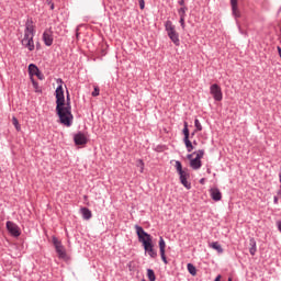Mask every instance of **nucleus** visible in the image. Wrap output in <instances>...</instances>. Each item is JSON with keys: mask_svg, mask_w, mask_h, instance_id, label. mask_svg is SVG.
Wrapping results in <instances>:
<instances>
[{"mask_svg": "<svg viewBox=\"0 0 281 281\" xmlns=\"http://www.w3.org/2000/svg\"><path fill=\"white\" fill-rule=\"evenodd\" d=\"M136 234L138 237L139 243L143 244L145 251L148 254L149 257L156 258L157 250H155V245L153 244V236L146 233L144 228L139 225H135Z\"/></svg>", "mask_w": 281, "mask_h": 281, "instance_id": "f257e3e1", "label": "nucleus"}, {"mask_svg": "<svg viewBox=\"0 0 281 281\" xmlns=\"http://www.w3.org/2000/svg\"><path fill=\"white\" fill-rule=\"evenodd\" d=\"M34 34H36L34 21L32 18H29L25 22L24 37L22 40L23 47L29 49V52H34Z\"/></svg>", "mask_w": 281, "mask_h": 281, "instance_id": "f03ea898", "label": "nucleus"}, {"mask_svg": "<svg viewBox=\"0 0 281 281\" xmlns=\"http://www.w3.org/2000/svg\"><path fill=\"white\" fill-rule=\"evenodd\" d=\"M59 117V122L64 124V126H71L74 124V114H71V98L69 93L66 98V103L64 101V105H61V113L57 112Z\"/></svg>", "mask_w": 281, "mask_h": 281, "instance_id": "7ed1b4c3", "label": "nucleus"}, {"mask_svg": "<svg viewBox=\"0 0 281 281\" xmlns=\"http://www.w3.org/2000/svg\"><path fill=\"white\" fill-rule=\"evenodd\" d=\"M175 168L179 175L180 183H182L187 190H191L192 183H190L188 181V179H190V173L188 171L183 170V165H181V161L176 160Z\"/></svg>", "mask_w": 281, "mask_h": 281, "instance_id": "20e7f679", "label": "nucleus"}, {"mask_svg": "<svg viewBox=\"0 0 281 281\" xmlns=\"http://www.w3.org/2000/svg\"><path fill=\"white\" fill-rule=\"evenodd\" d=\"M165 30L170 38V41L173 42V44L179 47V45H181L180 41H179V33H177V30L175 27V25L172 24V21L168 20L165 23Z\"/></svg>", "mask_w": 281, "mask_h": 281, "instance_id": "39448f33", "label": "nucleus"}, {"mask_svg": "<svg viewBox=\"0 0 281 281\" xmlns=\"http://www.w3.org/2000/svg\"><path fill=\"white\" fill-rule=\"evenodd\" d=\"M56 98V113H63V105L65 102V90H63V85H59L55 90Z\"/></svg>", "mask_w": 281, "mask_h": 281, "instance_id": "423d86ee", "label": "nucleus"}, {"mask_svg": "<svg viewBox=\"0 0 281 281\" xmlns=\"http://www.w3.org/2000/svg\"><path fill=\"white\" fill-rule=\"evenodd\" d=\"M53 245L55 247L56 254L58 255V258L61 260H67V250L65 249V246H63V243L56 237H53Z\"/></svg>", "mask_w": 281, "mask_h": 281, "instance_id": "0eeeda50", "label": "nucleus"}, {"mask_svg": "<svg viewBox=\"0 0 281 281\" xmlns=\"http://www.w3.org/2000/svg\"><path fill=\"white\" fill-rule=\"evenodd\" d=\"M183 126L184 127L182 130V133L184 136L183 138L184 146L189 153H192V150H194V145H192V142L190 140V130L188 128V122H184Z\"/></svg>", "mask_w": 281, "mask_h": 281, "instance_id": "6e6552de", "label": "nucleus"}, {"mask_svg": "<svg viewBox=\"0 0 281 281\" xmlns=\"http://www.w3.org/2000/svg\"><path fill=\"white\" fill-rule=\"evenodd\" d=\"M210 93L215 102H221V100H223V90L221 89V86H218V83H213L210 87Z\"/></svg>", "mask_w": 281, "mask_h": 281, "instance_id": "1a4fd4ad", "label": "nucleus"}, {"mask_svg": "<svg viewBox=\"0 0 281 281\" xmlns=\"http://www.w3.org/2000/svg\"><path fill=\"white\" fill-rule=\"evenodd\" d=\"M5 225L9 234H11L13 238H19V236H21V228L14 222L8 221Z\"/></svg>", "mask_w": 281, "mask_h": 281, "instance_id": "9d476101", "label": "nucleus"}, {"mask_svg": "<svg viewBox=\"0 0 281 281\" xmlns=\"http://www.w3.org/2000/svg\"><path fill=\"white\" fill-rule=\"evenodd\" d=\"M74 142L76 146H85V144H87L88 142L87 135H85V133L82 132H78L77 134L74 135Z\"/></svg>", "mask_w": 281, "mask_h": 281, "instance_id": "9b49d317", "label": "nucleus"}, {"mask_svg": "<svg viewBox=\"0 0 281 281\" xmlns=\"http://www.w3.org/2000/svg\"><path fill=\"white\" fill-rule=\"evenodd\" d=\"M43 41L46 47H52V45H54V34L52 33L50 30H46L43 33Z\"/></svg>", "mask_w": 281, "mask_h": 281, "instance_id": "f8f14e48", "label": "nucleus"}, {"mask_svg": "<svg viewBox=\"0 0 281 281\" xmlns=\"http://www.w3.org/2000/svg\"><path fill=\"white\" fill-rule=\"evenodd\" d=\"M210 195L213 201H221V199H223V193H221L218 188L210 189Z\"/></svg>", "mask_w": 281, "mask_h": 281, "instance_id": "ddd939ff", "label": "nucleus"}, {"mask_svg": "<svg viewBox=\"0 0 281 281\" xmlns=\"http://www.w3.org/2000/svg\"><path fill=\"white\" fill-rule=\"evenodd\" d=\"M232 12L235 19H240V11L238 10V0H231Z\"/></svg>", "mask_w": 281, "mask_h": 281, "instance_id": "4468645a", "label": "nucleus"}, {"mask_svg": "<svg viewBox=\"0 0 281 281\" xmlns=\"http://www.w3.org/2000/svg\"><path fill=\"white\" fill-rule=\"evenodd\" d=\"M201 166H203V162L199 158H193L190 160V167L192 170H201Z\"/></svg>", "mask_w": 281, "mask_h": 281, "instance_id": "2eb2a0df", "label": "nucleus"}, {"mask_svg": "<svg viewBox=\"0 0 281 281\" xmlns=\"http://www.w3.org/2000/svg\"><path fill=\"white\" fill-rule=\"evenodd\" d=\"M80 214L82 215L83 221H90V218L93 216L91 210H89L88 207H81Z\"/></svg>", "mask_w": 281, "mask_h": 281, "instance_id": "dca6fc26", "label": "nucleus"}, {"mask_svg": "<svg viewBox=\"0 0 281 281\" xmlns=\"http://www.w3.org/2000/svg\"><path fill=\"white\" fill-rule=\"evenodd\" d=\"M38 66L34 65V64H30L29 65V74L30 76H35L38 74Z\"/></svg>", "mask_w": 281, "mask_h": 281, "instance_id": "f3484780", "label": "nucleus"}, {"mask_svg": "<svg viewBox=\"0 0 281 281\" xmlns=\"http://www.w3.org/2000/svg\"><path fill=\"white\" fill-rule=\"evenodd\" d=\"M257 251V246H256V239H250V248H249V254L250 256H256Z\"/></svg>", "mask_w": 281, "mask_h": 281, "instance_id": "a211bd4d", "label": "nucleus"}, {"mask_svg": "<svg viewBox=\"0 0 281 281\" xmlns=\"http://www.w3.org/2000/svg\"><path fill=\"white\" fill-rule=\"evenodd\" d=\"M159 249H160V254H166V240H164V237H159Z\"/></svg>", "mask_w": 281, "mask_h": 281, "instance_id": "6ab92c4d", "label": "nucleus"}, {"mask_svg": "<svg viewBox=\"0 0 281 281\" xmlns=\"http://www.w3.org/2000/svg\"><path fill=\"white\" fill-rule=\"evenodd\" d=\"M211 247L212 249H215L217 254H223V247L221 246V244H218V241L212 243Z\"/></svg>", "mask_w": 281, "mask_h": 281, "instance_id": "aec40b11", "label": "nucleus"}, {"mask_svg": "<svg viewBox=\"0 0 281 281\" xmlns=\"http://www.w3.org/2000/svg\"><path fill=\"white\" fill-rule=\"evenodd\" d=\"M147 278L149 281H156L157 277L155 276V270L147 269Z\"/></svg>", "mask_w": 281, "mask_h": 281, "instance_id": "412c9836", "label": "nucleus"}, {"mask_svg": "<svg viewBox=\"0 0 281 281\" xmlns=\"http://www.w3.org/2000/svg\"><path fill=\"white\" fill-rule=\"evenodd\" d=\"M187 269L191 276H196V267H194V265L188 263Z\"/></svg>", "mask_w": 281, "mask_h": 281, "instance_id": "4be33fe9", "label": "nucleus"}, {"mask_svg": "<svg viewBox=\"0 0 281 281\" xmlns=\"http://www.w3.org/2000/svg\"><path fill=\"white\" fill-rule=\"evenodd\" d=\"M188 12V7H182L178 10V14L180 18L186 19V13Z\"/></svg>", "mask_w": 281, "mask_h": 281, "instance_id": "5701e85b", "label": "nucleus"}, {"mask_svg": "<svg viewBox=\"0 0 281 281\" xmlns=\"http://www.w3.org/2000/svg\"><path fill=\"white\" fill-rule=\"evenodd\" d=\"M195 133L203 131V125H201V121L199 119L194 120Z\"/></svg>", "mask_w": 281, "mask_h": 281, "instance_id": "b1692460", "label": "nucleus"}, {"mask_svg": "<svg viewBox=\"0 0 281 281\" xmlns=\"http://www.w3.org/2000/svg\"><path fill=\"white\" fill-rule=\"evenodd\" d=\"M12 124L16 131H21V124H19V119H16V116L12 117Z\"/></svg>", "mask_w": 281, "mask_h": 281, "instance_id": "393cba45", "label": "nucleus"}, {"mask_svg": "<svg viewBox=\"0 0 281 281\" xmlns=\"http://www.w3.org/2000/svg\"><path fill=\"white\" fill-rule=\"evenodd\" d=\"M193 155H196L195 158L201 161V159H203V156L205 155V150L200 149V150L193 153Z\"/></svg>", "mask_w": 281, "mask_h": 281, "instance_id": "a878e982", "label": "nucleus"}, {"mask_svg": "<svg viewBox=\"0 0 281 281\" xmlns=\"http://www.w3.org/2000/svg\"><path fill=\"white\" fill-rule=\"evenodd\" d=\"M136 166L137 168H140V172H144V168H145L144 160L138 159Z\"/></svg>", "mask_w": 281, "mask_h": 281, "instance_id": "bb28decb", "label": "nucleus"}, {"mask_svg": "<svg viewBox=\"0 0 281 281\" xmlns=\"http://www.w3.org/2000/svg\"><path fill=\"white\" fill-rule=\"evenodd\" d=\"M97 95H100V88L94 87V90L92 91V97L97 98Z\"/></svg>", "mask_w": 281, "mask_h": 281, "instance_id": "cd10ccee", "label": "nucleus"}, {"mask_svg": "<svg viewBox=\"0 0 281 281\" xmlns=\"http://www.w3.org/2000/svg\"><path fill=\"white\" fill-rule=\"evenodd\" d=\"M160 258L165 265H168V259L166 258V252H160Z\"/></svg>", "mask_w": 281, "mask_h": 281, "instance_id": "c85d7f7f", "label": "nucleus"}, {"mask_svg": "<svg viewBox=\"0 0 281 281\" xmlns=\"http://www.w3.org/2000/svg\"><path fill=\"white\" fill-rule=\"evenodd\" d=\"M182 30H186V18H180V21H179Z\"/></svg>", "mask_w": 281, "mask_h": 281, "instance_id": "c756f323", "label": "nucleus"}, {"mask_svg": "<svg viewBox=\"0 0 281 281\" xmlns=\"http://www.w3.org/2000/svg\"><path fill=\"white\" fill-rule=\"evenodd\" d=\"M140 10H144L146 8V2L144 0H138Z\"/></svg>", "mask_w": 281, "mask_h": 281, "instance_id": "7c9ffc66", "label": "nucleus"}, {"mask_svg": "<svg viewBox=\"0 0 281 281\" xmlns=\"http://www.w3.org/2000/svg\"><path fill=\"white\" fill-rule=\"evenodd\" d=\"M34 76H36V78H38V80H43V79L45 78V76H43V75L41 74V70L37 71V74H35Z\"/></svg>", "mask_w": 281, "mask_h": 281, "instance_id": "2f4dec72", "label": "nucleus"}, {"mask_svg": "<svg viewBox=\"0 0 281 281\" xmlns=\"http://www.w3.org/2000/svg\"><path fill=\"white\" fill-rule=\"evenodd\" d=\"M178 3L179 5H182V8H186V0H179Z\"/></svg>", "mask_w": 281, "mask_h": 281, "instance_id": "473e14b6", "label": "nucleus"}, {"mask_svg": "<svg viewBox=\"0 0 281 281\" xmlns=\"http://www.w3.org/2000/svg\"><path fill=\"white\" fill-rule=\"evenodd\" d=\"M278 201H279L278 195H274V196H273V203H274V205H278Z\"/></svg>", "mask_w": 281, "mask_h": 281, "instance_id": "72a5a7b5", "label": "nucleus"}, {"mask_svg": "<svg viewBox=\"0 0 281 281\" xmlns=\"http://www.w3.org/2000/svg\"><path fill=\"white\" fill-rule=\"evenodd\" d=\"M277 227H278L279 232L281 233V221L277 222Z\"/></svg>", "mask_w": 281, "mask_h": 281, "instance_id": "f704fd0d", "label": "nucleus"}, {"mask_svg": "<svg viewBox=\"0 0 281 281\" xmlns=\"http://www.w3.org/2000/svg\"><path fill=\"white\" fill-rule=\"evenodd\" d=\"M200 183H201V186H205V178H201Z\"/></svg>", "mask_w": 281, "mask_h": 281, "instance_id": "c9c22d12", "label": "nucleus"}, {"mask_svg": "<svg viewBox=\"0 0 281 281\" xmlns=\"http://www.w3.org/2000/svg\"><path fill=\"white\" fill-rule=\"evenodd\" d=\"M187 157H188V159H190V161H192V159H194V158H192V154H189Z\"/></svg>", "mask_w": 281, "mask_h": 281, "instance_id": "e433bc0d", "label": "nucleus"}, {"mask_svg": "<svg viewBox=\"0 0 281 281\" xmlns=\"http://www.w3.org/2000/svg\"><path fill=\"white\" fill-rule=\"evenodd\" d=\"M33 86L35 87V89L38 88V83H36V81H33Z\"/></svg>", "mask_w": 281, "mask_h": 281, "instance_id": "4c0bfd02", "label": "nucleus"}, {"mask_svg": "<svg viewBox=\"0 0 281 281\" xmlns=\"http://www.w3.org/2000/svg\"><path fill=\"white\" fill-rule=\"evenodd\" d=\"M214 281H221V274H218Z\"/></svg>", "mask_w": 281, "mask_h": 281, "instance_id": "58836bf2", "label": "nucleus"}, {"mask_svg": "<svg viewBox=\"0 0 281 281\" xmlns=\"http://www.w3.org/2000/svg\"><path fill=\"white\" fill-rule=\"evenodd\" d=\"M50 10H54V4L50 5Z\"/></svg>", "mask_w": 281, "mask_h": 281, "instance_id": "ea45409f", "label": "nucleus"}, {"mask_svg": "<svg viewBox=\"0 0 281 281\" xmlns=\"http://www.w3.org/2000/svg\"><path fill=\"white\" fill-rule=\"evenodd\" d=\"M59 82H63V79H59Z\"/></svg>", "mask_w": 281, "mask_h": 281, "instance_id": "a19ab883", "label": "nucleus"}, {"mask_svg": "<svg viewBox=\"0 0 281 281\" xmlns=\"http://www.w3.org/2000/svg\"><path fill=\"white\" fill-rule=\"evenodd\" d=\"M191 135H192V137H194V133H192Z\"/></svg>", "mask_w": 281, "mask_h": 281, "instance_id": "79ce46f5", "label": "nucleus"}, {"mask_svg": "<svg viewBox=\"0 0 281 281\" xmlns=\"http://www.w3.org/2000/svg\"><path fill=\"white\" fill-rule=\"evenodd\" d=\"M228 281H232V278H228Z\"/></svg>", "mask_w": 281, "mask_h": 281, "instance_id": "37998d69", "label": "nucleus"}, {"mask_svg": "<svg viewBox=\"0 0 281 281\" xmlns=\"http://www.w3.org/2000/svg\"><path fill=\"white\" fill-rule=\"evenodd\" d=\"M142 281H146V280L143 279Z\"/></svg>", "mask_w": 281, "mask_h": 281, "instance_id": "c03bdc74", "label": "nucleus"}]
</instances>
